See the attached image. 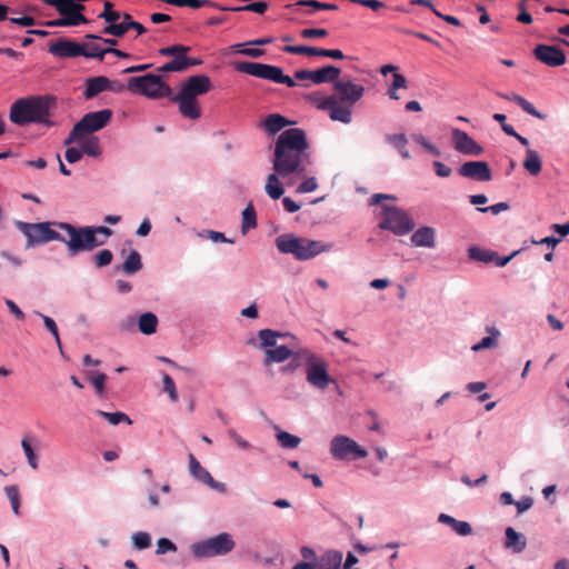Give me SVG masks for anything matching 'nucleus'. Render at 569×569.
Listing matches in <instances>:
<instances>
[{
	"label": "nucleus",
	"mask_w": 569,
	"mask_h": 569,
	"mask_svg": "<svg viewBox=\"0 0 569 569\" xmlns=\"http://www.w3.org/2000/svg\"><path fill=\"white\" fill-rule=\"evenodd\" d=\"M36 315L39 316L40 318H42L44 327L53 336L54 341H56V343H57L61 355H63L62 343H61V339H60V336H59L58 326L54 322V320L52 318H50L49 316H46V315H43V313H41L39 311H36Z\"/></svg>",
	"instance_id": "obj_44"
},
{
	"label": "nucleus",
	"mask_w": 569,
	"mask_h": 569,
	"mask_svg": "<svg viewBox=\"0 0 569 569\" xmlns=\"http://www.w3.org/2000/svg\"><path fill=\"white\" fill-rule=\"evenodd\" d=\"M48 6L54 7L61 18L46 21L47 27H70L88 23V19L82 14L84 6L71 0H48Z\"/></svg>",
	"instance_id": "obj_9"
},
{
	"label": "nucleus",
	"mask_w": 569,
	"mask_h": 569,
	"mask_svg": "<svg viewBox=\"0 0 569 569\" xmlns=\"http://www.w3.org/2000/svg\"><path fill=\"white\" fill-rule=\"evenodd\" d=\"M533 56L537 60L548 67H560L566 63V54L563 50L556 46L538 44L533 49Z\"/></svg>",
	"instance_id": "obj_17"
},
{
	"label": "nucleus",
	"mask_w": 569,
	"mask_h": 569,
	"mask_svg": "<svg viewBox=\"0 0 569 569\" xmlns=\"http://www.w3.org/2000/svg\"><path fill=\"white\" fill-rule=\"evenodd\" d=\"M218 10L234 11V12L250 11V12L263 14L268 10V3L264 1H259V2H251L249 4L241 6V7H223V6H221V7H218Z\"/></svg>",
	"instance_id": "obj_37"
},
{
	"label": "nucleus",
	"mask_w": 569,
	"mask_h": 569,
	"mask_svg": "<svg viewBox=\"0 0 569 569\" xmlns=\"http://www.w3.org/2000/svg\"><path fill=\"white\" fill-rule=\"evenodd\" d=\"M332 83L333 93L318 107L328 111L331 120L348 124L352 120L351 108L363 97L366 89L350 78H338Z\"/></svg>",
	"instance_id": "obj_2"
},
{
	"label": "nucleus",
	"mask_w": 569,
	"mask_h": 569,
	"mask_svg": "<svg viewBox=\"0 0 569 569\" xmlns=\"http://www.w3.org/2000/svg\"><path fill=\"white\" fill-rule=\"evenodd\" d=\"M141 268H142L141 256L138 251L132 250L129 253V256L127 257V259L124 260V262L122 264V270H123V272H126L128 274H133V273L138 272L139 270H141Z\"/></svg>",
	"instance_id": "obj_39"
},
{
	"label": "nucleus",
	"mask_w": 569,
	"mask_h": 569,
	"mask_svg": "<svg viewBox=\"0 0 569 569\" xmlns=\"http://www.w3.org/2000/svg\"><path fill=\"white\" fill-rule=\"evenodd\" d=\"M138 327L141 333L152 335L157 331L158 318L152 312H144L139 317Z\"/></svg>",
	"instance_id": "obj_33"
},
{
	"label": "nucleus",
	"mask_w": 569,
	"mask_h": 569,
	"mask_svg": "<svg viewBox=\"0 0 569 569\" xmlns=\"http://www.w3.org/2000/svg\"><path fill=\"white\" fill-rule=\"evenodd\" d=\"M436 231L431 227H421L411 236V242L416 247L433 248Z\"/></svg>",
	"instance_id": "obj_23"
},
{
	"label": "nucleus",
	"mask_w": 569,
	"mask_h": 569,
	"mask_svg": "<svg viewBox=\"0 0 569 569\" xmlns=\"http://www.w3.org/2000/svg\"><path fill=\"white\" fill-rule=\"evenodd\" d=\"M288 333H281L278 331H273L271 329H262L259 331L258 337L260 339L261 346L268 349H273L277 345V337H287Z\"/></svg>",
	"instance_id": "obj_40"
},
{
	"label": "nucleus",
	"mask_w": 569,
	"mask_h": 569,
	"mask_svg": "<svg viewBox=\"0 0 569 569\" xmlns=\"http://www.w3.org/2000/svg\"><path fill=\"white\" fill-rule=\"evenodd\" d=\"M386 140L398 150L403 149L408 143V139L405 133L387 134Z\"/></svg>",
	"instance_id": "obj_56"
},
{
	"label": "nucleus",
	"mask_w": 569,
	"mask_h": 569,
	"mask_svg": "<svg viewBox=\"0 0 569 569\" xmlns=\"http://www.w3.org/2000/svg\"><path fill=\"white\" fill-rule=\"evenodd\" d=\"M487 331L490 333V336L482 338L480 342L472 346L471 349L473 351L496 348L498 346L497 338L500 336V331L495 327H488Z\"/></svg>",
	"instance_id": "obj_36"
},
{
	"label": "nucleus",
	"mask_w": 569,
	"mask_h": 569,
	"mask_svg": "<svg viewBox=\"0 0 569 569\" xmlns=\"http://www.w3.org/2000/svg\"><path fill=\"white\" fill-rule=\"evenodd\" d=\"M234 546L232 537L227 532H222L192 545V552L198 558H210L227 555Z\"/></svg>",
	"instance_id": "obj_11"
},
{
	"label": "nucleus",
	"mask_w": 569,
	"mask_h": 569,
	"mask_svg": "<svg viewBox=\"0 0 569 569\" xmlns=\"http://www.w3.org/2000/svg\"><path fill=\"white\" fill-rule=\"evenodd\" d=\"M132 542L136 549L142 550L150 547L151 538L149 533L144 531H138L132 535Z\"/></svg>",
	"instance_id": "obj_51"
},
{
	"label": "nucleus",
	"mask_w": 569,
	"mask_h": 569,
	"mask_svg": "<svg viewBox=\"0 0 569 569\" xmlns=\"http://www.w3.org/2000/svg\"><path fill=\"white\" fill-rule=\"evenodd\" d=\"M277 440L282 448L287 449L297 448L301 442V439L299 437L282 430H279L277 432Z\"/></svg>",
	"instance_id": "obj_46"
},
{
	"label": "nucleus",
	"mask_w": 569,
	"mask_h": 569,
	"mask_svg": "<svg viewBox=\"0 0 569 569\" xmlns=\"http://www.w3.org/2000/svg\"><path fill=\"white\" fill-rule=\"evenodd\" d=\"M310 146L300 128L283 130L274 144L273 170L282 178L290 174L306 177L311 164Z\"/></svg>",
	"instance_id": "obj_1"
},
{
	"label": "nucleus",
	"mask_w": 569,
	"mask_h": 569,
	"mask_svg": "<svg viewBox=\"0 0 569 569\" xmlns=\"http://www.w3.org/2000/svg\"><path fill=\"white\" fill-rule=\"evenodd\" d=\"M523 168L533 177L538 176L542 169V161L539 153L533 149H527L523 160Z\"/></svg>",
	"instance_id": "obj_32"
},
{
	"label": "nucleus",
	"mask_w": 569,
	"mask_h": 569,
	"mask_svg": "<svg viewBox=\"0 0 569 569\" xmlns=\"http://www.w3.org/2000/svg\"><path fill=\"white\" fill-rule=\"evenodd\" d=\"M211 80L207 74H197L189 77L181 83L180 91L170 97L172 102H177L179 112L187 119L197 120L201 117V107L197 100L211 90Z\"/></svg>",
	"instance_id": "obj_4"
},
{
	"label": "nucleus",
	"mask_w": 569,
	"mask_h": 569,
	"mask_svg": "<svg viewBox=\"0 0 569 569\" xmlns=\"http://www.w3.org/2000/svg\"><path fill=\"white\" fill-rule=\"evenodd\" d=\"M49 52L54 57L74 58L82 56V43H78L68 39H59L49 44Z\"/></svg>",
	"instance_id": "obj_20"
},
{
	"label": "nucleus",
	"mask_w": 569,
	"mask_h": 569,
	"mask_svg": "<svg viewBox=\"0 0 569 569\" xmlns=\"http://www.w3.org/2000/svg\"><path fill=\"white\" fill-rule=\"evenodd\" d=\"M433 169L438 177L447 178L451 174L452 170L450 167L446 166L445 163L440 161L433 162Z\"/></svg>",
	"instance_id": "obj_64"
},
{
	"label": "nucleus",
	"mask_w": 569,
	"mask_h": 569,
	"mask_svg": "<svg viewBox=\"0 0 569 569\" xmlns=\"http://www.w3.org/2000/svg\"><path fill=\"white\" fill-rule=\"evenodd\" d=\"M60 229L67 231L69 239H64L70 256L83 251H91L103 246L111 237L112 230L108 227H74L67 222L59 223Z\"/></svg>",
	"instance_id": "obj_5"
},
{
	"label": "nucleus",
	"mask_w": 569,
	"mask_h": 569,
	"mask_svg": "<svg viewBox=\"0 0 569 569\" xmlns=\"http://www.w3.org/2000/svg\"><path fill=\"white\" fill-rule=\"evenodd\" d=\"M293 355L295 352L286 346H279L274 347L273 349H267L264 365H270L273 362H283Z\"/></svg>",
	"instance_id": "obj_31"
},
{
	"label": "nucleus",
	"mask_w": 569,
	"mask_h": 569,
	"mask_svg": "<svg viewBox=\"0 0 569 569\" xmlns=\"http://www.w3.org/2000/svg\"><path fill=\"white\" fill-rule=\"evenodd\" d=\"M237 52L251 57V58H260L263 56L264 51L258 48H243V44L237 43L232 47Z\"/></svg>",
	"instance_id": "obj_57"
},
{
	"label": "nucleus",
	"mask_w": 569,
	"mask_h": 569,
	"mask_svg": "<svg viewBox=\"0 0 569 569\" xmlns=\"http://www.w3.org/2000/svg\"><path fill=\"white\" fill-rule=\"evenodd\" d=\"M113 254L109 249H103L93 256L94 266L97 268H103L111 263Z\"/></svg>",
	"instance_id": "obj_52"
},
{
	"label": "nucleus",
	"mask_w": 569,
	"mask_h": 569,
	"mask_svg": "<svg viewBox=\"0 0 569 569\" xmlns=\"http://www.w3.org/2000/svg\"><path fill=\"white\" fill-rule=\"evenodd\" d=\"M510 206L507 202H499L490 207L478 208L480 212H491L492 214H499L500 212L509 210Z\"/></svg>",
	"instance_id": "obj_60"
},
{
	"label": "nucleus",
	"mask_w": 569,
	"mask_h": 569,
	"mask_svg": "<svg viewBox=\"0 0 569 569\" xmlns=\"http://www.w3.org/2000/svg\"><path fill=\"white\" fill-rule=\"evenodd\" d=\"M502 98L507 99V100H510V101H513L516 102L525 112L538 118V119H543L545 116L541 114L536 108L535 106L529 102L528 100H526L523 97L517 94V93H512L510 96H507V94H503L501 96Z\"/></svg>",
	"instance_id": "obj_35"
},
{
	"label": "nucleus",
	"mask_w": 569,
	"mask_h": 569,
	"mask_svg": "<svg viewBox=\"0 0 569 569\" xmlns=\"http://www.w3.org/2000/svg\"><path fill=\"white\" fill-rule=\"evenodd\" d=\"M276 246L281 253L293 254L298 260H308L331 249V244L307 238H298L291 233L279 236L276 239Z\"/></svg>",
	"instance_id": "obj_6"
},
{
	"label": "nucleus",
	"mask_w": 569,
	"mask_h": 569,
	"mask_svg": "<svg viewBox=\"0 0 569 569\" xmlns=\"http://www.w3.org/2000/svg\"><path fill=\"white\" fill-rule=\"evenodd\" d=\"M268 64L260 62L240 61L234 62L233 68L236 71L246 73L259 79H263Z\"/></svg>",
	"instance_id": "obj_26"
},
{
	"label": "nucleus",
	"mask_w": 569,
	"mask_h": 569,
	"mask_svg": "<svg viewBox=\"0 0 569 569\" xmlns=\"http://www.w3.org/2000/svg\"><path fill=\"white\" fill-rule=\"evenodd\" d=\"M330 452L337 460L359 459L368 456L367 450L347 436L335 437L330 443Z\"/></svg>",
	"instance_id": "obj_14"
},
{
	"label": "nucleus",
	"mask_w": 569,
	"mask_h": 569,
	"mask_svg": "<svg viewBox=\"0 0 569 569\" xmlns=\"http://www.w3.org/2000/svg\"><path fill=\"white\" fill-rule=\"evenodd\" d=\"M98 18L103 19L107 23H111L120 20L121 13L113 9L112 2L106 1L103 6V11L98 16Z\"/></svg>",
	"instance_id": "obj_48"
},
{
	"label": "nucleus",
	"mask_w": 569,
	"mask_h": 569,
	"mask_svg": "<svg viewBox=\"0 0 569 569\" xmlns=\"http://www.w3.org/2000/svg\"><path fill=\"white\" fill-rule=\"evenodd\" d=\"M408 87V81L406 77L399 72H395L392 76V82L389 88L392 89H406Z\"/></svg>",
	"instance_id": "obj_62"
},
{
	"label": "nucleus",
	"mask_w": 569,
	"mask_h": 569,
	"mask_svg": "<svg viewBox=\"0 0 569 569\" xmlns=\"http://www.w3.org/2000/svg\"><path fill=\"white\" fill-rule=\"evenodd\" d=\"M162 382H163V391L168 393L169 398L172 401H177L178 392H177L176 385H174V381L172 380V378L169 375L164 373L162 377Z\"/></svg>",
	"instance_id": "obj_54"
},
{
	"label": "nucleus",
	"mask_w": 569,
	"mask_h": 569,
	"mask_svg": "<svg viewBox=\"0 0 569 569\" xmlns=\"http://www.w3.org/2000/svg\"><path fill=\"white\" fill-rule=\"evenodd\" d=\"M87 379L92 383L97 395L102 396L104 392V386L107 382V375L98 371H88L86 373Z\"/></svg>",
	"instance_id": "obj_43"
},
{
	"label": "nucleus",
	"mask_w": 569,
	"mask_h": 569,
	"mask_svg": "<svg viewBox=\"0 0 569 569\" xmlns=\"http://www.w3.org/2000/svg\"><path fill=\"white\" fill-rule=\"evenodd\" d=\"M282 51L291 54H305L310 57H325L336 60L345 59V54L339 49H322L309 46H286Z\"/></svg>",
	"instance_id": "obj_19"
},
{
	"label": "nucleus",
	"mask_w": 569,
	"mask_h": 569,
	"mask_svg": "<svg viewBox=\"0 0 569 569\" xmlns=\"http://www.w3.org/2000/svg\"><path fill=\"white\" fill-rule=\"evenodd\" d=\"M341 70L335 66H325L317 70H297L293 74L296 80H310L316 84L332 82L340 77Z\"/></svg>",
	"instance_id": "obj_15"
},
{
	"label": "nucleus",
	"mask_w": 569,
	"mask_h": 569,
	"mask_svg": "<svg viewBox=\"0 0 569 569\" xmlns=\"http://www.w3.org/2000/svg\"><path fill=\"white\" fill-rule=\"evenodd\" d=\"M263 79L272 81L274 83L286 84L289 88H293L297 86L295 79L289 76H286L282 69L277 66L268 64Z\"/></svg>",
	"instance_id": "obj_28"
},
{
	"label": "nucleus",
	"mask_w": 569,
	"mask_h": 569,
	"mask_svg": "<svg viewBox=\"0 0 569 569\" xmlns=\"http://www.w3.org/2000/svg\"><path fill=\"white\" fill-rule=\"evenodd\" d=\"M21 447L27 457L28 465L33 469H38V458L31 447L30 440L28 437L23 438L21 441Z\"/></svg>",
	"instance_id": "obj_49"
},
{
	"label": "nucleus",
	"mask_w": 569,
	"mask_h": 569,
	"mask_svg": "<svg viewBox=\"0 0 569 569\" xmlns=\"http://www.w3.org/2000/svg\"><path fill=\"white\" fill-rule=\"evenodd\" d=\"M328 34V30L323 28H308L300 31V36L303 39L325 38Z\"/></svg>",
	"instance_id": "obj_55"
},
{
	"label": "nucleus",
	"mask_w": 569,
	"mask_h": 569,
	"mask_svg": "<svg viewBox=\"0 0 569 569\" xmlns=\"http://www.w3.org/2000/svg\"><path fill=\"white\" fill-rule=\"evenodd\" d=\"M110 80L103 76L89 78L86 83L84 98L92 99L99 93L110 89Z\"/></svg>",
	"instance_id": "obj_25"
},
{
	"label": "nucleus",
	"mask_w": 569,
	"mask_h": 569,
	"mask_svg": "<svg viewBox=\"0 0 569 569\" xmlns=\"http://www.w3.org/2000/svg\"><path fill=\"white\" fill-rule=\"evenodd\" d=\"M451 136L456 151L467 156H480L483 153V148L467 132L453 129Z\"/></svg>",
	"instance_id": "obj_18"
},
{
	"label": "nucleus",
	"mask_w": 569,
	"mask_h": 569,
	"mask_svg": "<svg viewBox=\"0 0 569 569\" xmlns=\"http://www.w3.org/2000/svg\"><path fill=\"white\" fill-rule=\"evenodd\" d=\"M342 552L328 550L315 561H309L311 569H341Z\"/></svg>",
	"instance_id": "obj_22"
},
{
	"label": "nucleus",
	"mask_w": 569,
	"mask_h": 569,
	"mask_svg": "<svg viewBox=\"0 0 569 569\" xmlns=\"http://www.w3.org/2000/svg\"><path fill=\"white\" fill-rule=\"evenodd\" d=\"M82 56L86 58L98 59L102 61L108 53V48H102L99 43H82Z\"/></svg>",
	"instance_id": "obj_41"
},
{
	"label": "nucleus",
	"mask_w": 569,
	"mask_h": 569,
	"mask_svg": "<svg viewBox=\"0 0 569 569\" xmlns=\"http://www.w3.org/2000/svg\"><path fill=\"white\" fill-rule=\"evenodd\" d=\"M458 173L480 182L492 180V171L486 161H467L459 167Z\"/></svg>",
	"instance_id": "obj_16"
},
{
	"label": "nucleus",
	"mask_w": 569,
	"mask_h": 569,
	"mask_svg": "<svg viewBox=\"0 0 569 569\" xmlns=\"http://www.w3.org/2000/svg\"><path fill=\"white\" fill-rule=\"evenodd\" d=\"M112 118L110 109H103L84 114L82 119L74 124L64 143L70 144L80 141L86 134L96 132L104 128Z\"/></svg>",
	"instance_id": "obj_8"
},
{
	"label": "nucleus",
	"mask_w": 569,
	"mask_h": 569,
	"mask_svg": "<svg viewBox=\"0 0 569 569\" xmlns=\"http://www.w3.org/2000/svg\"><path fill=\"white\" fill-rule=\"evenodd\" d=\"M57 107V100L52 96H30L16 100L10 108V120L18 126L41 123L48 127L54 126L51 121L52 110Z\"/></svg>",
	"instance_id": "obj_3"
},
{
	"label": "nucleus",
	"mask_w": 569,
	"mask_h": 569,
	"mask_svg": "<svg viewBox=\"0 0 569 569\" xmlns=\"http://www.w3.org/2000/svg\"><path fill=\"white\" fill-rule=\"evenodd\" d=\"M82 153H83L82 148L81 149L68 148L64 152V157L69 163H74L81 159Z\"/></svg>",
	"instance_id": "obj_63"
},
{
	"label": "nucleus",
	"mask_w": 569,
	"mask_h": 569,
	"mask_svg": "<svg viewBox=\"0 0 569 569\" xmlns=\"http://www.w3.org/2000/svg\"><path fill=\"white\" fill-rule=\"evenodd\" d=\"M468 256L470 259L481 262H493L498 258V253L491 250L481 249L479 247H470L468 249Z\"/></svg>",
	"instance_id": "obj_38"
},
{
	"label": "nucleus",
	"mask_w": 569,
	"mask_h": 569,
	"mask_svg": "<svg viewBox=\"0 0 569 569\" xmlns=\"http://www.w3.org/2000/svg\"><path fill=\"white\" fill-rule=\"evenodd\" d=\"M128 30L129 29L120 22H111L108 23V26L103 29L102 32L116 38H122L128 32Z\"/></svg>",
	"instance_id": "obj_53"
},
{
	"label": "nucleus",
	"mask_w": 569,
	"mask_h": 569,
	"mask_svg": "<svg viewBox=\"0 0 569 569\" xmlns=\"http://www.w3.org/2000/svg\"><path fill=\"white\" fill-rule=\"evenodd\" d=\"M82 152L87 153L91 157H99L101 154V148L99 144V140L96 137H92L88 140H86L82 146Z\"/></svg>",
	"instance_id": "obj_50"
},
{
	"label": "nucleus",
	"mask_w": 569,
	"mask_h": 569,
	"mask_svg": "<svg viewBox=\"0 0 569 569\" xmlns=\"http://www.w3.org/2000/svg\"><path fill=\"white\" fill-rule=\"evenodd\" d=\"M257 226V214L253 206L249 203L242 211V224L241 231L246 233L249 229H253Z\"/></svg>",
	"instance_id": "obj_42"
},
{
	"label": "nucleus",
	"mask_w": 569,
	"mask_h": 569,
	"mask_svg": "<svg viewBox=\"0 0 569 569\" xmlns=\"http://www.w3.org/2000/svg\"><path fill=\"white\" fill-rule=\"evenodd\" d=\"M290 123L291 122L279 113H271L264 119L262 127L267 133L276 134Z\"/></svg>",
	"instance_id": "obj_29"
},
{
	"label": "nucleus",
	"mask_w": 569,
	"mask_h": 569,
	"mask_svg": "<svg viewBox=\"0 0 569 569\" xmlns=\"http://www.w3.org/2000/svg\"><path fill=\"white\" fill-rule=\"evenodd\" d=\"M438 521L448 525L459 536H469L472 532V528L469 522L457 520L447 513H440Z\"/></svg>",
	"instance_id": "obj_27"
},
{
	"label": "nucleus",
	"mask_w": 569,
	"mask_h": 569,
	"mask_svg": "<svg viewBox=\"0 0 569 569\" xmlns=\"http://www.w3.org/2000/svg\"><path fill=\"white\" fill-rule=\"evenodd\" d=\"M318 188V182L315 177L307 178L305 181H302L299 187L297 188V192L299 193H307L312 192Z\"/></svg>",
	"instance_id": "obj_59"
},
{
	"label": "nucleus",
	"mask_w": 569,
	"mask_h": 569,
	"mask_svg": "<svg viewBox=\"0 0 569 569\" xmlns=\"http://www.w3.org/2000/svg\"><path fill=\"white\" fill-rule=\"evenodd\" d=\"M307 361V381L318 388L326 389L333 380L328 375V363L315 353L303 351Z\"/></svg>",
	"instance_id": "obj_13"
},
{
	"label": "nucleus",
	"mask_w": 569,
	"mask_h": 569,
	"mask_svg": "<svg viewBox=\"0 0 569 569\" xmlns=\"http://www.w3.org/2000/svg\"><path fill=\"white\" fill-rule=\"evenodd\" d=\"M228 435L239 448L243 450L250 449V443L244 440L236 430L229 429Z\"/></svg>",
	"instance_id": "obj_61"
},
{
	"label": "nucleus",
	"mask_w": 569,
	"mask_h": 569,
	"mask_svg": "<svg viewBox=\"0 0 569 569\" xmlns=\"http://www.w3.org/2000/svg\"><path fill=\"white\" fill-rule=\"evenodd\" d=\"M266 192L271 199H279L283 194L284 190L279 180V174L274 171V173H270L267 178L266 183Z\"/></svg>",
	"instance_id": "obj_34"
},
{
	"label": "nucleus",
	"mask_w": 569,
	"mask_h": 569,
	"mask_svg": "<svg viewBox=\"0 0 569 569\" xmlns=\"http://www.w3.org/2000/svg\"><path fill=\"white\" fill-rule=\"evenodd\" d=\"M4 492L11 503L12 511L14 515L20 513V492L17 486H7Z\"/></svg>",
	"instance_id": "obj_47"
},
{
	"label": "nucleus",
	"mask_w": 569,
	"mask_h": 569,
	"mask_svg": "<svg viewBox=\"0 0 569 569\" xmlns=\"http://www.w3.org/2000/svg\"><path fill=\"white\" fill-rule=\"evenodd\" d=\"M16 227L27 237V248L52 240L64 241V238L59 232L50 228L49 222L29 223L16 221Z\"/></svg>",
	"instance_id": "obj_10"
},
{
	"label": "nucleus",
	"mask_w": 569,
	"mask_h": 569,
	"mask_svg": "<svg viewBox=\"0 0 569 569\" xmlns=\"http://www.w3.org/2000/svg\"><path fill=\"white\" fill-rule=\"evenodd\" d=\"M190 51V48L183 44H174L170 47H164L159 49V54L164 57H172L171 61H176V63L181 64L182 67L179 68L180 71L186 70V54Z\"/></svg>",
	"instance_id": "obj_24"
},
{
	"label": "nucleus",
	"mask_w": 569,
	"mask_h": 569,
	"mask_svg": "<svg viewBox=\"0 0 569 569\" xmlns=\"http://www.w3.org/2000/svg\"><path fill=\"white\" fill-rule=\"evenodd\" d=\"M127 89L149 99L170 98L172 94V89L162 80V77L153 73L130 78Z\"/></svg>",
	"instance_id": "obj_7"
},
{
	"label": "nucleus",
	"mask_w": 569,
	"mask_h": 569,
	"mask_svg": "<svg viewBox=\"0 0 569 569\" xmlns=\"http://www.w3.org/2000/svg\"><path fill=\"white\" fill-rule=\"evenodd\" d=\"M97 415L106 419L112 426H117L120 422H126L128 425L132 423L131 419L123 412H107L102 410H97Z\"/></svg>",
	"instance_id": "obj_45"
},
{
	"label": "nucleus",
	"mask_w": 569,
	"mask_h": 569,
	"mask_svg": "<svg viewBox=\"0 0 569 569\" xmlns=\"http://www.w3.org/2000/svg\"><path fill=\"white\" fill-rule=\"evenodd\" d=\"M168 551H177V546L167 538H160L157 542V555H163Z\"/></svg>",
	"instance_id": "obj_58"
},
{
	"label": "nucleus",
	"mask_w": 569,
	"mask_h": 569,
	"mask_svg": "<svg viewBox=\"0 0 569 569\" xmlns=\"http://www.w3.org/2000/svg\"><path fill=\"white\" fill-rule=\"evenodd\" d=\"M189 470L192 477L208 485L210 488L219 489L221 491L224 490V485L217 482L192 453L189 455Z\"/></svg>",
	"instance_id": "obj_21"
},
{
	"label": "nucleus",
	"mask_w": 569,
	"mask_h": 569,
	"mask_svg": "<svg viewBox=\"0 0 569 569\" xmlns=\"http://www.w3.org/2000/svg\"><path fill=\"white\" fill-rule=\"evenodd\" d=\"M415 227L408 213L396 207H385L383 218L379 223V228L390 230L397 236L409 233Z\"/></svg>",
	"instance_id": "obj_12"
},
{
	"label": "nucleus",
	"mask_w": 569,
	"mask_h": 569,
	"mask_svg": "<svg viewBox=\"0 0 569 569\" xmlns=\"http://www.w3.org/2000/svg\"><path fill=\"white\" fill-rule=\"evenodd\" d=\"M506 548L512 549L513 552H521L527 546L525 536L518 533L512 527L506 529Z\"/></svg>",
	"instance_id": "obj_30"
}]
</instances>
